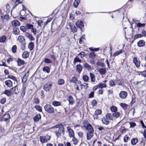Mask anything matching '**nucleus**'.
Wrapping results in <instances>:
<instances>
[{
  "label": "nucleus",
  "mask_w": 146,
  "mask_h": 146,
  "mask_svg": "<svg viewBox=\"0 0 146 146\" xmlns=\"http://www.w3.org/2000/svg\"><path fill=\"white\" fill-rule=\"evenodd\" d=\"M83 124H84L83 127L87 130L88 132H94V130L93 128L90 124L88 123L87 121H85Z\"/></svg>",
  "instance_id": "1"
},
{
  "label": "nucleus",
  "mask_w": 146,
  "mask_h": 146,
  "mask_svg": "<svg viewBox=\"0 0 146 146\" xmlns=\"http://www.w3.org/2000/svg\"><path fill=\"white\" fill-rule=\"evenodd\" d=\"M45 110L49 113H53L54 112V108L50 105L46 104L44 107Z\"/></svg>",
  "instance_id": "2"
},
{
  "label": "nucleus",
  "mask_w": 146,
  "mask_h": 146,
  "mask_svg": "<svg viewBox=\"0 0 146 146\" xmlns=\"http://www.w3.org/2000/svg\"><path fill=\"white\" fill-rule=\"evenodd\" d=\"M52 83L50 82H48L43 86V89L45 91H49L51 89Z\"/></svg>",
  "instance_id": "3"
},
{
  "label": "nucleus",
  "mask_w": 146,
  "mask_h": 146,
  "mask_svg": "<svg viewBox=\"0 0 146 146\" xmlns=\"http://www.w3.org/2000/svg\"><path fill=\"white\" fill-rule=\"evenodd\" d=\"M66 129L69 133V135L70 138L74 137V132L72 129L70 127L68 126L66 127Z\"/></svg>",
  "instance_id": "4"
},
{
  "label": "nucleus",
  "mask_w": 146,
  "mask_h": 146,
  "mask_svg": "<svg viewBox=\"0 0 146 146\" xmlns=\"http://www.w3.org/2000/svg\"><path fill=\"white\" fill-rule=\"evenodd\" d=\"M68 26H69L71 31L73 33H74L77 32L76 28L74 24L70 23L68 26H67L66 28L67 29H68V27H67Z\"/></svg>",
  "instance_id": "5"
},
{
  "label": "nucleus",
  "mask_w": 146,
  "mask_h": 146,
  "mask_svg": "<svg viewBox=\"0 0 146 146\" xmlns=\"http://www.w3.org/2000/svg\"><path fill=\"white\" fill-rule=\"evenodd\" d=\"M71 84H80L81 82L78 80L77 78L75 76L73 77L70 81Z\"/></svg>",
  "instance_id": "6"
},
{
  "label": "nucleus",
  "mask_w": 146,
  "mask_h": 146,
  "mask_svg": "<svg viewBox=\"0 0 146 146\" xmlns=\"http://www.w3.org/2000/svg\"><path fill=\"white\" fill-rule=\"evenodd\" d=\"M23 0H12V5L13 6V8H15L19 4L22 3Z\"/></svg>",
  "instance_id": "7"
},
{
  "label": "nucleus",
  "mask_w": 146,
  "mask_h": 146,
  "mask_svg": "<svg viewBox=\"0 0 146 146\" xmlns=\"http://www.w3.org/2000/svg\"><path fill=\"white\" fill-rule=\"evenodd\" d=\"M133 61L135 66L138 68L140 66V61L138 59L137 57H135L133 58Z\"/></svg>",
  "instance_id": "8"
},
{
  "label": "nucleus",
  "mask_w": 146,
  "mask_h": 146,
  "mask_svg": "<svg viewBox=\"0 0 146 146\" xmlns=\"http://www.w3.org/2000/svg\"><path fill=\"white\" fill-rule=\"evenodd\" d=\"M127 93L125 91H121L119 94V97L122 99H124L127 96Z\"/></svg>",
  "instance_id": "9"
},
{
  "label": "nucleus",
  "mask_w": 146,
  "mask_h": 146,
  "mask_svg": "<svg viewBox=\"0 0 146 146\" xmlns=\"http://www.w3.org/2000/svg\"><path fill=\"white\" fill-rule=\"evenodd\" d=\"M102 111L99 109H97L95 111L94 115H93V117L94 119H97L98 118V115L101 114L102 113Z\"/></svg>",
  "instance_id": "10"
},
{
  "label": "nucleus",
  "mask_w": 146,
  "mask_h": 146,
  "mask_svg": "<svg viewBox=\"0 0 146 146\" xmlns=\"http://www.w3.org/2000/svg\"><path fill=\"white\" fill-rule=\"evenodd\" d=\"M76 25L78 27L81 29V31L82 30V28L84 27V23L81 21H78L76 22Z\"/></svg>",
  "instance_id": "11"
},
{
  "label": "nucleus",
  "mask_w": 146,
  "mask_h": 146,
  "mask_svg": "<svg viewBox=\"0 0 146 146\" xmlns=\"http://www.w3.org/2000/svg\"><path fill=\"white\" fill-rule=\"evenodd\" d=\"M10 116L9 113H6L3 116L1 120L4 121H7L10 119Z\"/></svg>",
  "instance_id": "12"
},
{
  "label": "nucleus",
  "mask_w": 146,
  "mask_h": 146,
  "mask_svg": "<svg viewBox=\"0 0 146 146\" xmlns=\"http://www.w3.org/2000/svg\"><path fill=\"white\" fill-rule=\"evenodd\" d=\"M25 35L30 40H35V38L33 36L32 34H29L28 33H26Z\"/></svg>",
  "instance_id": "13"
},
{
  "label": "nucleus",
  "mask_w": 146,
  "mask_h": 146,
  "mask_svg": "<svg viewBox=\"0 0 146 146\" xmlns=\"http://www.w3.org/2000/svg\"><path fill=\"white\" fill-rule=\"evenodd\" d=\"M30 54L29 52L28 51H25L22 54V57L23 58L26 59L29 56Z\"/></svg>",
  "instance_id": "14"
},
{
  "label": "nucleus",
  "mask_w": 146,
  "mask_h": 146,
  "mask_svg": "<svg viewBox=\"0 0 146 146\" xmlns=\"http://www.w3.org/2000/svg\"><path fill=\"white\" fill-rule=\"evenodd\" d=\"M5 85L9 87H11L13 85L12 82L10 80L5 81Z\"/></svg>",
  "instance_id": "15"
},
{
  "label": "nucleus",
  "mask_w": 146,
  "mask_h": 146,
  "mask_svg": "<svg viewBox=\"0 0 146 146\" xmlns=\"http://www.w3.org/2000/svg\"><path fill=\"white\" fill-rule=\"evenodd\" d=\"M83 66L88 70H90L92 69V68L91 66L89 64L86 62H84L83 64Z\"/></svg>",
  "instance_id": "16"
},
{
  "label": "nucleus",
  "mask_w": 146,
  "mask_h": 146,
  "mask_svg": "<svg viewBox=\"0 0 146 146\" xmlns=\"http://www.w3.org/2000/svg\"><path fill=\"white\" fill-rule=\"evenodd\" d=\"M11 24L13 26H19L20 25V23L17 20H14L12 21Z\"/></svg>",
  "instance_id": "17"
},
{
  "label": "nucleus",
  "mask_w": 146,
  "mask_h": 146,
  "mask_svg": "<svg viewBox=\"0 0 146 146\" xmlns=\"http://www.w3.org/2000/svg\"><path fill=\"white\" fill-rule=\"evenodd\" d=\"M94 132H88L87 133V140H90L93 135Z\"/></svg>",
  "instance_id": "18"
},
{
  "label": "nucleus",
  "mask_w": 146,
  "mask_h": 146,
  "mask_svg": "<svg viewBox=\"0 0 146 146\" xmlns=\"http://www.w3.org/2000/svg\"><path fill=\"white\" fill-rule=\"evenodd\" d=\"M145 44V42L143 40H141L139 41L137 43V45L139 47H143Z\"/></svg>",
  "instance_id": "19"
},
{
  "label": "nucleus",
  "mask_w": 146,
  "mask_h": 146,
  "mask_svg": "<svg viewBox=\"0 0 146 146\" xmlns=\"http://www.w3.org/2000/svg\"><path fill=\"white\" fill-rule=\"evenodd\" d=\"M18 65L19 66H21L24 65L25 63V62L23 60L19 58L17 60Z\"/></svg>",
  "instance_id": "20"
},
{
  "label": "nucleus",
  "mask_w": 146,
  "mask_h": 146,
  "mask_svg": "<svg viewBox=\"0 0 146 146\" xmlns=\"http://www.w3.org/2000/svg\"><path fill=\"white\" fill-rule=\"evenodd\" d=\"M11 90V92H12V94H17L18 92L17 86H16L13 88Z\"/></svg>",
  "instance_id": "21"
},
{
  "label": "nucleus",
  "mask_w": 146,
  "mask_h": 146,
  "mask_svg": "<svg viewBox=\"0 0 146 146\" xmlns=\"http://www.w3.org/2000/svg\"><path fill=\"white\" fill-rule=\"evenodd\" d=\"M40 140L42 143H44L47 142V139L45 136H41L40 137Z\"/></svg>",
  "instance_id": "22"
},
{
  "label": "nucleus",
  "mask_w": 146,
  "mask_h": 146,
  "mask_svg": "<svg viewBox=\"0 0 146 146\" xmlns=\"http://www.w3.org/2000/svg\"><path fill=\"white\" fill-rule=\"evenodd\" d=\"M98 72L100 74L104 75L105 74L106 72V70L104 68H100L98 70Z\"/></svg>",
  "instance_id": "23"
},
{
  "label": "nucleus",
  "mask_w": 146,
  "mask_h": 146,
  "mask_svg": "<svg viewBox=\"0 0 146 146\" xmlns=\"http://www.w3.org/2000/svg\"><path fill=\"white\" fill-rule=\"evenodd\" d=\"M68 100L69 101V104L72 105L74 103V99L73 97L71 96H68Z\"/></svg>",
  "instance_id": "24"
},
{
  "label": "nucleus",
  "mask_w": 146,
  "mask_h": 146,
  "mask_svg": "<svg viewBox=\"0 0 146 146\" xmlns=\"http://www.w3.org/2000/svg\"><path fill=\"white\" fill-rule=\"evenodd\" d=\"M82 69V67L80 64L77 65L76 66V71L78 73H80Z\"/></svg>",
  "instance_id": "25"
},
{
  "label": "nucleus",
  "mask_w": 146,
  "mask_h": 146,
  "mask_svg": "<svg viewBox=\"0 0 146 146\" xmlns=\"http://www.w3.org/2000/svg\"><path fill=\"white\" fill-rule=\"evenodd\" d=\"M64 83V80L62 79H59L57 81L58 84L60 86L63 85Z\"/></svg>",
  "instance_id": "26"
},
{
  "label": "nucleus",
  "mask_w": 146,
  "mask_h": 146,
  "mask_svg": "<svg viewBox=\"0 0 146 146\" xmlns=\"http://www.w3.org/2000/svg\"><path fill=\"white\" fill-rule=\"evenodd\" d=\"M41 115L40 114L36 115L34 118V120L35 121H38L41 119Z\"/></svg>",
  "instance_id": "27"
},
{
  "label": "nucleus",
  "mask_w": 146,
  "mask_h": 146,
  "mask_svg": "<svg viewBox=\"0 0 146 146\" xmlns=\"http://www.w3.org/2000/svg\"><path fill=\"white\" fill-rule=\"evenodd\" d=\"M138 139L137 138H135L132 139L131 141V143L132 145H135L138 142Z\"/></svg>",
  "instance_id": "28"
},
{
  "label": "nucleus",
  "mask_w": 146,
  "mask_h": 146,
  "mask_svg": "<svg viewBox=\"0 0 146 146\" xmlns=\"http://www.w3.org/2000/svg\"><path fill=\"white\" fill-rule=\"evenodd\" d=\"M4 94H6L8 96H10L12 94V92H11V90H6L4 91Z\"/></svg>",
  "instance_id": "29"
},
{
  "label": "nucleus",
  "mask_w": 146,
  "mask_h": 146,
  "mask_svg": "<svg viewBox=\"0 0 146 146\" xmlns=\"http://www.w3.org/2000/svg\"><path fill=\"white\" fill-rule=\"evenodd\" d=\"M64 130L65 129L62 125H60V127L58 129V131L60 133H62L63 135L64 134Z\"/></svg>",
  "instance_id": "30"
},
{
  "label": "nucleus",
  "mask_w": 146,
  "mask_h": 146,
  "mask_svg": "<svg viewBox=\"0 0 146 146\" xmlns=\"http://www.w3.org/2000/svg\"><path fill=\"white\" fill-rule=\"evenodd\" d=\"M120 113L117 111L114 112L112 114V116L116 118H118L120 116Z\"/></svg>",
  "instance_id": "31"
},
{
  "label": "nucleus",
  "mask_w": 146,
  "mask_h": 146,
  "mask_svg": "<svg viewBox=\"0 0 146 146\" xmlns=\"http://www.w3.org/2000/svg\"><path fill=\"white\" fill-rule=\"evenodd\" d=\"M123 50H119L117 51L114 53L113 55V56L115 57L116 56L122 53Z\"/></svg>",
  "instance_id": "32"
},
{
  "label": "nucleus",
  "mask_w": 146,
  "mask_h": 146,
  "mask_svg": "<svg viewBox=\"0 0 146 146\" xmlns=\"http://www.w3.org/2000/svg\"><path fill=\"white\" fill-rule=\"evenodd\" d=\"M7 37L3 35L0 38V42L1 43H3L5 42L7 39Z\"/></svg>",
  "instance_id": "33"
},
{
  "label": "nucleus",
  "mask_w": 146,
  "mask_h": 146,
  "mask_svg": "<svg viewBox=\"0 0 146 146\" xmlns=\"http://www.w3.org/2000/svg\"><path fill=\"white\" fill-rule=\"evenodd\" d=\"M81 62V60L77 56H76V58L74 59L73 63L74 64H75V63L76 62Z\"/></svg>",
  "instance_id": "34"
},
{
  "label": "nucleus",
  "mask_w": 146,
  "mask_h": 146,
  "mask_svg": "<svg viewBox=\"0 0 146 146\" xmlns=\"http://www.w3.org/2000/svg\"><path fill=\"white\" fill-rule=\"evenodd\" d=\"M96 56V55L95 53L94 52H90L89 55V58L92 59H94L95 58Z\"/></svg>",
  "instance_id": "35"
},
{
  "label": "nucleus",
  "mask_w": 146,
  "mask_h": 146,
  "mask_svg": "<svg viewBox=\"0 0 146 146\" xmlns=\"http://www.w3.org/2000/svg\"><path fill=\"white\" fill-rule=\"evenodd\" d=\"M111 111L112 112H114L117 111V108L115 106H112L110 108Z\"/></svg>",
  "instance_id": "36"
},
{
  "label": "nucleus",
  "mask_w": 146,
  "mask_h": 146,
  "mask_svg": "<svg viewBox=\"0 0 146 146\" xmlns=\"http://www.w3.org/2000/svg\"><path fill=\"white\" fill-rule=\"evenodd\" d=\"M42 70L44 72H46L48 73H49L50 72V68L47 66H44Z\"/></svg>",
  "instance_id": "37"
},
{
  "label": "nucleus",
  "mask_w": 146,
  "mask_h": 146,
  "mask_svg": "<svg viewBox=\"0 0 146 146\" xmlns=\"http://www.w3.org/2000/svg\"><path fill=\"white\" fill-rule=\"evenodd\" d=\"M34 47V44L33 42H31L29 43L28 47L30 50H32L33 49Z\"/></svg>",
  "instance_id": "38"
},
{
  "label": "nucleus",
  "mask_w": 146,
  "mask_h": 146,
  "mask_svg": "<svg viewBox=\"0 0 146 146\" xmlns=\"http://www.w3.org/2000/svg\"><path fill=\"white\" fill-rule=\"evenodd\" d=\"M90 76L91 81L94 82L95 81V78L94 75L92 73H90Z\"/></svg>",
  "instance_id": "39"
},
{
  "label": "nucleus",
  "mask_w": 146,
  "mask_h": 146,
  "mask_svg": "<svg viewBox=\"0 0 146 146\" xmlns=\"http://www.w3.org/2000/svg\"><path fill=\"white\" fill-rule=\"evenodd\" d=\"M102 121L104 124L106 125H108L109 122V119L106 118H103L102 119Z\"/></svg>",
  "instance_id": "40"
},
{
  "label": "nucleus",
  "mask_w": 146,
  "mask_h": 146,
  "mask_svg": "<svg viewBox=\"0 0 146 146\" xmlns=\"http://www.w3.org/2000/svg\"><path fill=\"white\" fill-rule=\"evenodd\" d=\"M52 105L55 106H60L61 105L60 102H59L54 101L52 103Z\"/></svg>",
  "instance_id": "41"
},
{
  "label": "nucleus",
  "mask_w": 146,
  "mask_h": 146,
  "mask_svg": "<svg viewBox=\"0 0 146 146\" xmlns=\"http://www.w3.org/2000/svg\"><path fill=\"white\" fill-rule=\"evenodd\" d=\"M106 117L108 119H110L111 120H113V117L112 115L111 114L108 113H107L106 115Z\"/></svg>",
  "instance_id": "42"
},
{
  "label": "nucleus",
  "mask_w": 146,
  "mask_h": 146,
  "mask_svg": "<svg viewBox=\"0 0 146 146\" xmlns=\"http://www.w3.org/2000/svg\"><path fill=\"white\" fill-rule=\"evenodd\" d=\"M120 105L125 110L127 109L128 106L127 105L124 103H121Z\"/></svg>",
  "instance_id": "43"
},
{
  "label": "nucleus",
  "mask_w": 146,
  "mask_h": 146,
  "mask_svg": "<svg viewBox=\"0 0 146 146\" xmlns=\"http://www.w3.org/2000/svg\"><path fill=\"white\" fill-rule=\"evenodd\" d=\"M28 78V76L25 74L23 76L22 79V82L23 83H25L26 82Z\"/></svg>",
  "instance_id": "44"
},
{
  "label": "nucleus",
  "mask_w": 146,
  "mask_h": 146,
  "mask_svg": "<svg viewBox=\"0 0 146 146\" xmlns=\"http://www.w3.org/2000/svg\"><path fill=\"white\" fill-rule=\"evenodd\" d=\"M82 79L85 82H88L89 79V77L86 75H84L82 76Z\"/></svg>",
  "instance_id": "45"
},
{
  "label": "nucleus",
  "mask_w": 146,
  "mask_h": 146,
  "mask_svg": "<svg viewBox=\"0 0 146 146\" xmlns=\"http://www.w3.org/2000/svg\"><path fill=\"white\" fill-rule=\"evenodd\" d=\"M18 40L20 42H22L23 41L25 40V39L23 36H19L18 38Z\"/></svg>",
  "instance_id": "46"
},
{
  "label": "nucleus",
  "mask_w": 146,
  "mask_h": 146,
  "mask_svg": "<svg viewBox=\"0 0 146 146\" xmlns=\"http://www.w3.org/2000/svg\"><path fill=\"white\" fill-rule=\"evenodd\" d=\"M99 88L102 89V88H105L106 86V85L104 83H100L98 85Z\"/></svg>",
  "instance_id": "47"
},
{
  "label": "nucleus",
  "mask_w": 146,
  "mask_h": 146,
  "mask_svg": "<svg viewBox=\"0 0 146 146\" xmlns=\"http://www.w3.org/2000/svg\"><path fill=\"white\" fill-rule=\"evenodd\" d=\"M145 25V23H138L136 24V26L137 27H138L139 28H141L142 27H144Z\"/></svg>",
  "instance_id": "48"
},
{
  "label": "nucleus",
  "mask_w": 146,
  "mask_h": 146,
  "mask_svg": "<svg viewBox=\"0 0 146 146\" xmlns=\"http://www.w3.org/2000/svg\"><path fill=\"white\" fill-rule=\"evenodd\" d=\"M35 108L36 110L39 112H41L42 111V108L39 106L36 105L35 106Z\"/></svg>",
  "instance_id": "49"
},
{
  "label": "nucleus",
  "mask_w": 146,
  "mask_h": 146,
  "mask_svg": "<svg viewBox=\"0 0 146 146\" xmlns=\"http://www.w3.org/2000/svg\"><path fill=\"white\" fill-rule=\"evenodd\" d=\"M79 0H75L74 2V6L75 7H77L80 3Z\"/></svg>",
  "instance_id": "50"
},
{
  "label": "nucleus",
  "mask_w": 146,
  "mask_h": 146,
  "mask_svg": "<svg viewBox=\"0 0 146 146\" xmlns=\"http://www.w3.org/2000/svg\"><path fill=\"white\" fill-rule=\"evenodd\" d=\"M44 62L46 63L50 64L52 63V61L49 59L46 58L44 60Z\"/></svg>",
  "instance_id": "51"
},
{
  "label": "nucleus",
  "mask_w": 146,
  "mask_h": 146,
  "mask_svg": "<svg viewBox=\"0 0 146 146\" xmlns=\"http://www.w3.org/2000/svg\"><path fill=\"white\" fill-rule=\"evenodd\" d=\"M33 104H37L39 103L40 101L38 98H35L33 100Z\"/></svg>",
  "instance_id": "52"
},
{
  "label": "nucleus",
  "mask_w": 146,
  "mask_h": 146,
  "mask_svg": "<svg viewBox=\"0 0 146 146\" xmlns=\"http://www.w3.org/2000/svg\"><path fill=\"white\" fill-rule=\"evenodd\" d=\"M81 86H82L81 89L82 88H84L85 89H86L88 87V84H86V83H84V84H81V83L79 84Z\"/></svg>",
  "instance_id": "53"
},
{
  "label": "nucleus",
  "mask_w": 146,
  "mask_h": 146,
  "mask_svg": "<svg viewBox=\"0 0 146 146\" xmlns=\"http://www.w3.org/2000/svg\"><path fill=\"white\" fill-rule=\"evenodd\" d=\"M26 27L28 29H31L33 27V25L27 24L26 25Z\"/></svg>",
  "instance_id": "54"
},
{
  "label": "nucleus",
  "mask_w": 146,
  "mask_h": 146,
  "mask_svg": "<svg viewBox=\"0 0 146 146\" xmlns=\"http://www.w3.org/2000/svg\"><path fill=\"white\" fill-rule=\"evenodd\" d=\"M78 56H80L82 58H83L85 55V53L84 52H82L78 54Z\"/></svg>",
  "instance_id": "55"
},
{
  "label": "nucleus",
  "mask_w": 146,
  "mask_h": 146,
  "mask_svg": "<svg viewBox=\"0 0 146 146\" xmlns=\"http://www.w3.org/2000/svg\"><path fill=\"white\" fill-rule=\"evenodd\" d=\"M109 85L110 86L113 87L115 86V84L112 80H111L109 82Z\"/></svg>",
  "instance_id": "56"
},
{
  "label": "nucleus",
  "mask_w": 146,
  "mask_h": 146,
  "mask_svg": "<svg viewBox=\"0 0 146 146\" xmlns=\"http://www.w3.org/2000/svg\"><path fill=\"white\" fill-rule=\"evenodd\" d=\"M48 76V75L45 73H42L41 75V78L43 79H45L47 78Z\"/></svg>",
  "instance_id": "57"
},
{
  "label": "nucleus",
  "mask_w": 146,
  "mask_h": 146,
  "mask_svg": "<svg viewBox=\"0 0 146 146\" xmlns=\"http://www.w3.org/2000/svg\"><path fill=\"white\" fill-rule=\"evenodd\" d=\"M17 49V46L16 45H14L12 47V51L13 53H15L16 52Z\"/></svg>",
  "instance_id": "58"
},
{
  "label": "nucleus",
  "mask_w": 146,
  "mask_h": 146,
  "mask_svg": "<svg viewBox=\"0 0 146 146\" xmlns=\"http://www.w3.org/2000/svg\"><path fill=\"white\" fill-rule=\"evenodd\" d=\"M96 64L98 66H100L102 67H104L105 66V64L102 62H98L96 63Z\"/></svg>",
  "instance_id": "59"
},
{
  "label": "nucleus",
  "mask_w": 146,
  "mask_h": 146,
  "mask_svg": "<svg viewBox=\"0 0 146 146\" xmlns=\"http://www.w3.org/2000/svg\"><path fill=\"white\" fill-rule=\"evenodd\" d=\"M8 77L9 78L13 80L15 82H17V80L16 78L14 76L9 75L8 76Z\"/></svg>",
  "instance_id": "60"
},
{
  "label": "nucleus",
  "mask_w": 146,
  "mask_h": 146,
  "mask_svg": "<svg viewBox=\"0 0 146 146\" xmlns=\"http://www.w3.org/2000/svg\"><path fill=\"white\" fill-rule=\"evenodd\" d=\"M72 141L73 144L74 145H76L78 143L77 139L75 137H72Z\"/></svg>",
  "instance_id": "61"
},
{
  "label": "nucleus",
  "mask_w": 146,
  "mask_h": 146,
  "mask_svg": "<svg viewBox=\"0 0 146 146\" xmlns=\"http://www.w3.org/2000/svg\"><path fill=\"white\" fill-rule=\"evenodd\" d=\"M31 31L34 35H36L37 33H38V32H37L36 29L34 28V27L31 29Z\"/></svg>",
  "instance_id": "62"
},
{
  "label": "nucleus",
  "mask_w": 146,
  "mask_h": 146,
  "mask_svg": "<svg viewBox=\"0 0 146 146\" xmlns=\"http://www.w3.org/2000/svg\"><path fill=\"white\" fill-rule=\"evenodd\" d=\"M129 140V136L127 135H125L123 138V141L125 142H127Z\"/></svg>",
  "instance_id": "63"
},
{
  "label": "nucleus",
  "mask_w": 146,
  "mask_h": 146,
  "mask_svg": "<svg viewBox=\"0 0 146 146\" xmlns=\"http://www.w3.org/2000/svg\"><path fill=\"white\" fill-rule=\"evenodd\" d=\"M89 49L92 51H98L99 50V48H93L92 47H90L89 48Z\"/></svg>",
  "instance_id": "64"
}]
</instances>
